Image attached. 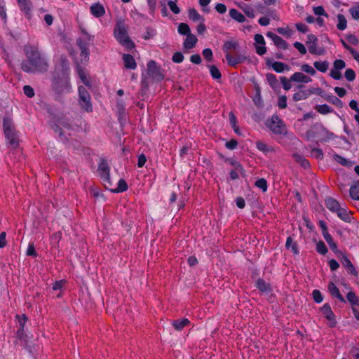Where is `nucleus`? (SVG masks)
I'll return each instance as SVG.
<instances>
[{"label":"nucleus","instance_id":"f257e3e1","mask_svg":"<svg viewBox=\"0 0 359 359\" xmlns=\"http://www.w3.org/2000/svg\"><path fill=\"white\" fill-rule=\"evenodd\" d=\"M27 60L21 63L22 69L27 73H44L48 69V64L44 57L34 46H27L25 48Z\"/></svg>","mask_w":359,"mask_h":359},{"label":"nucleus","instance_id":"f03ea898","mask_svg":"<svg viewBox=\"0 0 359 359\" xmlns=\"http://www.w3.org/2000/svg\"><path fill=\"white\" fill-rule=\"evenodd\" d=\"M114 36L118 42L123 46H126L128 49H131L134 47V43L129 39L124 25L119 22L117 23L114 28Z\"/></svg>","mask_w":359,"mask_h":359},{"label":"nucleus","instance_id":"7ed1b4c3","mask_svg":"<svg viewBox=\"0 0 359 359\" xmlns=\"http://www.w3.org/2000/svg\"><path fill=\"white\" fill-rule=\"evenodd\" d=\"M68 68L63 70L61 78H54V88L58 93L69 92L70 90L69 80L67 72Z\"/></svg>","mask_w":359,"mask_h":359},{"label":"nucleus","instance_id":"20e7f679","mask_svg":"<svg viewBox=\"0 0 359 359\" xmlns=\"http://www.w3.org/2000/svg\"><path fill=\"white\" fill-rule=\"evenodd\" d=\"M79 103L80 107L85 111L90 112L93 110V106L91 103V98L89 93L87 91L85 87H79Z\"/></svg>","mask_w":359,"mask_h":359},{"label":"nucleus","instance_id":"39448f33","mask_svg":"<svg viewBox=\"0 0 359 359\" xmlns=\"http://www.w3.org/2000/svg\"><path fill=\"white\" fill-rule=\"evenodd\" d=\"M268 128L276 135H283L286 133V128L280 118L273 115L270 120L267 121Z\"/></svg>","mask_w":359,"mask_h":359},{"label":"nucleus","instance_id":"423d86ee","mask_svg":"<svg viewBox=\"0 0 359 359\" xmlns=\"http://www.w3.org/2000/svg\"><path fill=\"white\" fill-rule=\"evenodd\" d=\"M99 175L107 189H110L111 182L110 180L109 167L105 160H102L98 166Z\"/></svg>","mask_w":359,"mask_h":359},{"label":"nucleus","instance_id":"0eeeda50","mask_svg":"<svg viewBox=\"0 0 359 359\" xmlns=\"http://www.w3.org/2000/svg\"><path fill=\"white\" fill-rule=\"evenodd\" d=\"M91 41H88L86 39L79 38L76 40V44L79 47L81 50L80 53V62L86 63L89 59V46Z\"/></svg>","mask_w":359,"mask_h":359},{"label":"nucleus","instance_id":"6e6552de","mask_svg":"<svg viewBox=\"0 0 359 359\" xmlns=\"http://www.w3.org/2000/svg\"><path fill=\"white\" fill-rule=\"evenodd\" d=\"M147 73L152 79L156 81H161L163 79V75L161 72L160 68L154 60H151L148 62Z\"/></svg>","mask_w":359,"mask_h":359},{"label":"nucleus","instance_id":"1a4fd4ad","mask_svg":"<svg viewBox=\"0 0 359 359\" xmlns=\"http://www.w3.org/2000/svg\"><path fill=\"white\" fill-rule=\"evenodd\" d=\"M320 310L324 315L325 318L329 321V326L331 327H334L337 325V321L335 319V315L331 309L330 304H325L321 308Z\"/></svg>","mask_w":359,"mask_h":359},{"label":"nucleus","instance_id":"9d476101","mask_svg":"<svg viewBox=\"0 0 359 359\" xmlns=\"http://www.w3.org/2000/svg\"><path fill=\"white\" fill-rule=\"evenodd\" d=\"M255 41L256 43V53L259 55H263L266 52L265 47V41L262 34H257L255 36Z\"/></svg>","mask_w":359,"mask_h":359},{"label":"nucleus","instance_id":"9b49d317","mask_svg":"<svg viewBox=\"0 0 359 359\" xmlns=\"http://www.w3.org/2000/svg\"><path fill=\"white\" fill-rule=\"evenodd\" d=\"M266 36L271 39V40L273 41L274 44L279 48L285 50L287 48V43L283 39L279 36L275 34L274 33L271 32H269L266 33Z\"/></svg>","mask_w":359,"mask_h":359},{"label":"nucleus","instance_id":"f8f14e48","mask_svg":"<svg viewBox=\"0 0 359 359\" xmlns=\"http://www.w3.org/2000/svg\"><path fill=\"white\" fill-rule=\"evenodd\" d=\"M8 144L13 149H15L18 146L19 140L15 130L4 133Z\"/></svg>","mask_w":359,"mask_h":359},{"label":"nucleus","instance_id":"ddd939ff","mask_svg":"<svg viewBox=\"0 0 359 359\" xmlns=\"http://www.w3.org/2000/svg\"><path fill=\"white\" fill-rule=\"evenodd\" d=\"M339 253L341 254V257H342V264L344 266V267H346L348 272L353 275L354 276H358V271L357 270L355 269V268L354 267V266L353 265V264L351 263V260L347 257V256L345 255V254H343L342 252H339Z\"/></svg>","mask_w":359,"mask_h":359},{"label":"nucleus","instance_id":"4468645a","mask_svg":"<svg viewBox=\"0 0 359 359\" xmlns=\"http://www.w3.org/2000/svg\"><path fill=\"white\" fill-rule=\"evenodd\" d=\"M290 81L307 83L311 82L312 79L302 72H295L290 76Z\"/></svg>","mask_w":359,"mask_h":359},{"label":"nucleus","instance_id":"2eb2a0df","mask_svg":"<svg viewBox=\"0 0 359 359\" xmlns=\"http://www.w3.org/2000/svg\"><path fill=\"white\" fill-rule=\"evenodd\" d=\"M90 12L95 18H100L104 15L105 9L101 4L96 3L90 6Z\"/></svg>","mask_w":359,"mask_h":359},{"label":"nucleus","instance_id":"dca6fc26","mask_svg":"<svg viewBox=\"0 0 359 359\" xmlns=\"http://www.w3.org/2000/svg\"><path fill=\"white\" fill-rule=\"evenodd\" d=\"M197 41L198 39L195 35L193 34H188L183 43V47L187 50L191 49L195 47Z\"/></svg>","mask_w":359,"mask_h":359},{"label":"nucleus","instance_id":"f3484780","mask_svg":"<svg viewBox=\"0 0 359 359\" xmlns=\"http://www.w3.org/2000/svg\"><path fill=\"white\" fill-rule=\"evenodd\" d=\"M225 57L229 65L232 67L236 66L238 64L243 62L245 60V57L244 56L239 55L237 57H233L230 53H226L225 55Z\"/></svg>","mask_w":359,"mask_h":359},{"label":"nucleus","instance_id":"a211bd4d","mask_svg":"<svg viewBox=\"0 0 359 359\" xmlns=\"http://www.w3.org/2000/svg\"><path fill=\"white\" fill-rule=\"evenodd\" d=\"M318 41L308 45V49L311 54L317 55H323L325 54V49L323 47H318Z\"/></svg>","mask_w":359,"mask_h":359},{"label":"nucleus","instance_id":"6ab92c4d","mask_svg":"<svg viewBox=\"0 0 359 359\" xmlns=\"http://www.w3.org/2000/svg\"><path fill=\"white\" fill-rule=\"evenodd\" d=\"M328 290H329L330 294L332 297L338 299L341 302H345L344 298L341 294L339 289L337 288V287L335 285L334 283H333L332 282L330 283L328 285Z\"/></svg>","mask_w":359,"mask_h":359},{"label":"nucleus","instance_id":"aec40b11","mask_svg":"<svg viewBox=\"0 0 359 359\" xmlns=\"http://www.w3.org/2000/svg\"><path fill=\"white\" fill-rule=\"evenodd\" d=\"M123 60L124 62V66L127 69H135L136 68V62L134 57L129 54L123 55Z\"/></svg>","mask_w":359,"mask_h":359},{"label":"nucleus","instance_id":"412c9836","mask_svg":"<svg viewBox=\"0 0 359 359\" xmlns=\"http://www.w3.org/2000/svg\"><path fill=\"white\" fill-rule=\"evenodd\" d=\"M325 205L333 212H336L341 208L339 202L333 198H327L325 200Z\"/></svg>","mask_w":359,"mask_h":359},{"label":"nucleus","instance_id":"4be33fe9","mask_svg":"<svg viewBox=\"0 0 359 359\" xmlns=\"http://www.w3.org/2000/svg\"><path fill=\"white\" fill-rule=\"evenodd\" d=\"M336 213L341 220L346 222H351V217L346 208L341 207Z\"/></svg>","mask_w":359,"mask_h":359},{"label":"nucleus","instance_id":"5701e85b","mask_svg":"<svg viewBox=\"0 0 359 359\" xmlns=\"http://www.w3.org/2000/svg\"><path fill=\"white\" fill-rule=\"evenodd\" d=\"M190 323L189 320L187 318H182L176 320H173L172 325L175 327V329L177 331L182 330L185 326L188 325Z\"/></svg>","mask_w":359,"mask_h":359},{"label":"nucleus","instance_id":"b1692460","mask_svg":"<svg viewBox=\"0 0 359 359\" xmlns=\"http://www.w3.org/2000/svg\"><path fill=\"white\" fill-rule=\"evenodd\" d=\"M189 18L194 22H204V18L195 8H189L188 11Z\"/></svg>","mask_w":359,"mask_h":359},{"label":"nucleus","instance_id":"393cba45","mask_svg":"<svg viewBox=\"0 0 359 359\" xmlns=\"http://www.w3.org/2000/svg\"><path fill=\"white\" fill-rule=\"evenodd\" d=\"M229 15L238 22H243L245 20V17L235 8H231L229 10Z\"/></svg>","mask_w":359,"mask_h":359},{"label":"nucleus","instance_id":"a878e982","mask_svg":"<svg viewBox=\"0 0 359 359\" xmlns=\"http://www.w3.org/2000/svg\"><path fill=\"white\" fill-rule=\"evenodd\" d=\"M3 128L4 133L15 130L13 124L12 119L7 116L3 118Z\"/></svg>","mask_w":359,"mask_h":359},{"label":"nucleus","instance_id":"bb28decb","mask_svg":"<svg viewBox=\"0 0 359 359\" xmlns=\"http://www.w3.org/2000/svg\"><path fill=\"white\" fill-rule=\"evenodd\" d=\"M238 47V43L234 41H227L223 46V50L226 53H230L231 50H236Z\"/></svg>","mask_w":359,"mask_h":359},{"label":"nucleus","instance_id":"cd10ccee","mask_svg":"<svg viewBox=\"0 0 359 359\" xmlns=\"http://www.w3.org/2000/svg\"><path fill=\"white\" fill-rule=\"evenodd\" d=\"M256 147L258 150H259L260 151H262L264 154H267V153L273 151V149L272 147L266 144V143H264V142H262V141H257Z\"/></svg>","mask_w":359,"mask_h":359},{"label":"nucleus","instance_id":"c85d7f7f","mask_svg":"<svg viewBox=\"0 0 359 359\" xmlns=\"http://www.w3.org/2000/svg\"><path fill=\"white\" fill-rule=\"evenodd\" d=\"M18 4L21 9L26 15H29L31 11V2L29 0H17Z\"/></svg>","mask_w":359,"mask_h":359},{"label":"nucleus","instance_id":"c756f323","mask_svg":"<svg viewBox=\"0 0 359 359\" xmlns=\"http://www.w3.org/2000/svg\"><path fill=\"white\" fill-rule=\"evenodd\" d=\"M350 196L353 200L359 201V181L355 182L350 188Z\"/></svg>","mask_w":359,"mask_h":359},{"label":"nucleus","instance_id":"7c9ffc66","mask_svg":"<svg viewBox=\"0 0 359 359\" xmlns=\"http://www.w3.org/2000/svg\"><path fill=\"white\" fill-rule=\"evenodd\" d=\"M257 287L263 292H269L271 290L270 285L262 279L257 281Z\"/></svg>","mask_w":359,"mask_h":359},{"label":"nucleus","instance_id":"2f4dec72","mask_svg":"<svg viewBox=\"0 0 359 359\" xmlns=\"http://www.w3.org/2000/svg\"><path fill=\"white\" fill-rule=\"evenodd\" d=\"M285 247L287 249H291V251L294 255L299 254L297 245L295 242L293 241L292 238L290 236H289L286 240Z\"/></svg>","mask_w":359,"mask_h":359},{"label":"nucleus","instance_id":"473e14b6","mask_svg":"<svg viewBox=\"0 0 359 359\" xmlns=\"http://www.w3.org/2000/svg\"><path fill=\"white\" fill-rule=\"evenodd\" d=\"M313 66L317 70L324 73L328 69L329 62L327 61H316Z\"/></svg>","mask_w":359,"mask_h":359},{"label":"nucleus","instance_id":"72a5a7b5","mask_svg":"<svg viewBox=\"0 0 359 359\" xmlns=\"http://www.w3.org/2000/svg\"><path fill=\"white\" fill-rule=\"evenodd\" d=\"M324 99L339 108L343 107V102L341 100L334 95H325Z\"/></svg>","mask_w":359,"mask_h":359},{"label":"nucleus","instance_id":"f704fd0d","mask_svg":"<svg viewBox=\"0 0 359 359\" xmlns=\"http://www.w3.org/2000/svg\"><path fill=\"white\" fill-rule=\"evenodd\" d=\"M311 92H308L305 90H300L293 95V100L294 101H299L302 100L306 99L310 95Z\"/></svg>","mask_w":359,"mask_h":359},{"label":"nucleus","instance_id":"c9c22d12","mask_svg":"<svg viewBox=\"0 0 359 359\" xmlns=\"http://www.w3.org/2000/svg\"><path fill=\"white\" fill-rule=\"evenodd\" d=\"M337 20H338V23L337 25V29L341 31L344 30L346 28V25H347V21H346L344 15L342 14H339L337 15Z\"/></svg>","mask_w":359,"mask_h":359},{"label":"nucleus","instance_id":"e433bc0d","mask_svg":"<svg viewBox=\"0 0 359 359\" xmlns=\"http://www.w3.org/2000/svg\"><path fill=\"white\" fill-rule=\"evenodd\" d=\"M293 158L297 162L299 163L304 168H307L309 167V163L308 160L306 159L304 156H301L300 154H294L293 155Z\"/></svg>","mask_w":359,"mask_h":359},{"label":"nucleus","instance_id":"4c0bfd02","mask_svg":"<svg viewBox=\"0 0 359 359\" xmlns=\"http://www.w3.org/2000/svg\"><path fill=\"white\" fill-rule=\"evenodd\" d=\"M333 158L337 162L339 163V164L344 165V166H347V167H351L352 166L353 163L351 162V161H348L347 159H346L345 158L335 154L333 155Z\"/></svg>","mask_w":359,"mask_h":359},{"label":"nucleus","instance_id":"58836bf2","mask_svg":"<svg viewBox=\"0 0 359 359\" xmlns=\"http://www.w3.org/2000/svg\"><path fill=\"white\" fill-rule=\"evenodd\" d=\"M109 189L111 190L113 192H123L128 189V185L124 180L120 179L118 183V187L114 189H112L110 187Z\"/></svg>","mask_w":359,"mask_h":359},{"label":"nucleus","instance_id":"ea45409f","mask_svg":"<svg viewBox=\"0 0 359 359\" xmlns=\"http://www.w3.org/2000/svg\"><path fill=\"white\" fill-rule=\"evenodd\" d=\"M272 68L276 72H283L285 69H289V67L280 62H275L272 64Z\"/></svg>","mask_w":359,"mask_h":359},{"label":"nucleus","instance_id":"a19ab883","mask_svg":"<svg viewBox=\"0 0 359 359\" xmlns=\"http://www.w3.org/2000/svg\"><path fill=\"white\" fill-rule=\"evenodd\" d=\"M347 300L352 306H359V298L353 292H349L346 296Z\"/></svg>","mask_w":359,"mask_h":359},{"label":"nucleus","instance_id":"79ce46f5","mask_svg":"<svg viewBox=\"0 0 359 359\" xmlns=\"http://www.w3.org/2000/svg\"><path fill=\"white\" fill-rule=\"evenodd\" d=\"M315 109L321 114H327L333 111V109L327 104L317 105Z\"/></svg>","mask_w":359,"mask_h":359},{"label":"nucleus","instance_id":"37998d69","mask_svg":"<svg viewBox=\"0 0 359 359\" xmlns=\"http://www.w3.org/2000/svg\"><path fill=\"white\" fill-rule=\"evenodd\" d=\"M177 31L178 32L182 34V35H188V34H191V29L189 27V25L186 23H180L178 26V28H177Z\"/></svg>","mask_w":359,"mask_h":359},{"label":"nucleus","instance_id":"c03bdc74","mask_svg":"<svg viewBox=\"0 0 359 359\" xmlns=\"http://www.w3.org/2000/svg\"><path fill=\"white\" fill-rule=\"evenodd\" d=\"M59 124L60 125H55L54 130H55V133H57L60 136H61L62 135V130H61L60 126H62L65 128H67V129L70 128V127H71L70 123L67 121H60L59 122Z\"/></svg>","mask_w":359,"mask_h":359},{"label":"nucleus","instance_id":"a18cd8bd","mask_svg":"<svg viewBox=\"0 0 359 359\" xmlns=\"http://www.w3.org/2000/svg\"><path fill=\"white\" fill-rule=\"evenodd\" d=\"M210 72L212 77L215 79H219L222 77V74L218 69V68L215 65H210L209 66Z\"/></svg>","mask_w":359,"mask_h":359},{"label":"nucleus","instance_id":"49530a36","mask_svg":"<svg viewBox=\"0 0 359 359\" xmlns=\"http://www.w3.org/2000/svg\"><path fill=\"white\" fill-rule=\"evenodd\" d=\"M266 80H267L268 83H269V85L272 88H276L277 86V83H278V80L276 79V76L273 74L269 73L266 75Z\"/></svg>","mask_w":359,"mask_h":359},{"label":"nucleus","instance_id":"de8ad7c7","mask_svg":"<svg viewBox=\"0 0 359 359\" xmlns=\"http://www.w3.org/2000/svg\"><path fill=\"white\" fill-rule=\"evenodd\" d=\"M177 1V0L168 1V5L170 9L175 14H179L180 13V9L176 4Z\"/></svg>","mask_w":359,"mask_h":359},{"label":"nucleus","instance_id":"09e8293b","mask_svg":"<svg viewBox=\"0 0 359 359\" xmlns=\"http://www.w3.org/2000/svg\"><path fill=\"white\" fill-rule=\"evenodd\" d=\"M316 250L319 254L325 255L327 252V248L323 241H319L316 245Z\"/></svg>","mask_w":359,"mask_h":359},{"label":"nucleus","instance_id":"8fccbe9b","mask_svg":"<svg viewBox=\"0 0 359 359\" xmlns=\"http://www.w3.org/2000/svg\"><path fill=\"white\" fill-rule=\"evenodd\" d=\"M255 186L262 189L263 191H266L267 190V182L266 180L264 178H260L257 180L255 182Z\"/></svg>","mask_w":359,"mask_h":359},{"label":"nucleus","instance_id":"3c124183","mask_svg":"<svg viewBox=\"0 0 359 359\" xmlns=\"http://www.w3.org/2000/svg\"><path fill=\"white\" fill-rule=\"evenodd\" d=\"M301 69L303 72H304L311 76H314L316 74V70L308 64L302 65L301 67Z\"/></svg>","mask_w":359,"mask_h":359},{"label":"nucleus","instance_id":"603ef678","mask_svg":"<svg viewBox=\"0 0 359 359\" xmlns=\"http://www.w3.org/2000/svg\"><path fill=\"white\" fill-rule=\"evenodd\" d=\"M346 67V63L342 60H336L333 63V69L340 71Z\"/></svg>","mask_w":359,"mask_h":359},{"label":"nucleus","instance_id":"864d4df0","mask_svg":"<svg viewBox=\"0 0 359 359\" xmlns=\"http://www.w3.org/2000/svg\"><path fill=\"white\" fill-rule=\"evenodd\" d=\"M313 11L315 15H323L325 17H328V15L326 13L324 8L322 6L313 7Z\"/></svg>","mask_w":359,"mask_h":359},{"label":"nucleus","instance_id":"5fc2aeb1","mask_svg":"<svg viewBox=\"0 0 359 359\" xmlns=\"http://www.w3.org/2000/svg\"><path fill=\"white\" fill-rule=\"evenodd\" d=\"M312 294H313V298L316 302L320 303L323 302V297L321 292L319 290H314L313 291Z\"/></svg>","mask_w":359,"mask_h":359},{"label":"nucleus","instance_id":"6e6d98bb","mask_svg":"<svg viewBox=\"0 0 359 359\" xmlns=\"http://www.w3.org/2000/svg\"><path fill=\"white\" fill-rule=\"evenodd\" d=\"M344 76L348 81H352L355 78V74L352 69H347L345 72Z\"/></svg>","mask_w":359,"mask_h":359},{"label":"nucleus","instance_id":"4d7b16f0","mask_svg":"<svg viewBox=\"0 0 359 359\" xmlns=\"http://www.w3.org/2000/svg\"><path fill=\"white\" fill-rule=\"evenodd\" d=\"M26 255L27 256H32V257H36L37 256V253L35 250V247L34 245V243H29V245H28V248H27V252H26Z\"/></svg>","mask_w":359,"mask_h":359},{"label":"nucleus","instance_id":"13d9d810","mask_svg":"<svg viewBox=\"0 0 359 359\" xmlns=\"http://www.w3.org/2000/svg\"><path fill=\"white\" fill-rule=\"evenodd\" d=\"M349 12L353 19L359 20V6L351 8Z\"/></svg>","mask_w":359,"mask_h":359},{"label":"nucleus","instance_id":"bf43d9fd","mask_svg":"<svg viewBox=\"0 0 359 359\" xmlns=\"http://www.w3.org/2000/svg\"><path fill=\"white\" fill-rule=\"evenodd\" d=\"M172 60L175 63H181L184 60V55L180 52H176L173 54Z\"/></svg>","mask_w":359,"mask_h":359},{"label":"nucleus","instance_id":"052dcab7","mask_svg":"<svg viewBox=\"0 0 359 359\" xmlns=\"http://www.w3.org/2000/svg\"><path fill=\"white\" fill-rule=\"evenodd\" d=\"M23 91L24 93L28 97H32L34 96V89L28 85H26L23 87Z\"/></svg>","mask_w":359,"mask_h":359},{"label":"nucleus","instance_id":"680f3d73","mask_svg":"<svg viewBox=\"0 0 359 359\" xmlns=\"http://www.w3.org/2000/svg\"><path fill=\"white\" fill-rule=\"evenodd\" d=\"M278 105L280 109L287 107V97L285 95H282L278 97Z\"/></svg>","mask_w":359,"mask_h":359},{"label":"nucleus","instance_id":"e2e57ef3","mask_svg":"<svg viewBox=\"0 0 359 359\" xmlns=\"http://www.w3.org/2000/svg\"><path fill=\"white\" fill-rule=\"evenodd\" d=\"M294 46L295 48H297L299 50V52L301 54L304 55L306 53V49L303 43L296 41L294 43Z\"/></svg>","mask_w":359,"mask_h":359},{"label":"nucleus","instance_id":"0e129e2a","mask_svg":"<svg viewBox=\"0 0 359 359\" xmlns=\"http://www.w3.org/2000/svg\"><path fill=\"white\" fill-rule=\"evenodd\" d=\"M311 156L317 159H322L323 157V153L321 149L316 148L312 149Z\"/></svg>","mask_w":359,"mask_h":359},{"label":"nucleus","instance_id":"69168bd1","mask_svg":"<svg viewBox=\"0 0 359 359\" xmlns=\"http://www.w3.org/2000/svg\"><path fill=\"white\" fill-rule=\"evenodd\" d=\"M202 53L204 58L207 60L211 61L212 60V51L210 48L204 49Z\"/></svg>","mask_w":359,"mask_h":359},{"label":"nucleus","instance_id":"338daca9","mask_svg":"<svg viewBox=\"0 0 359 359\" xmlns=\"http://www.w3.org/2000/svg\"><path fill=\"white\" fill-rule=\"evenodd\" d=\"M330 76L335 80H339L341 79V74L340 71L332 69L330 70Z\"/></svg>","mask_w":359,"mask_h":359},{"label":"nucleus","instance_id":"774afa93","mask_svg":"<svg viewBox=\"0 0 359 359\" xmlns=\"http://www.w3.org/2000/svg\"><path fill=\"white\" fill-rule=\"evenodd\" d=\"M277 32L284 36H290L292 31L288 28L278 27Z\"/></svg>","mask_w":359,"mask_h":359}]
</instances>
